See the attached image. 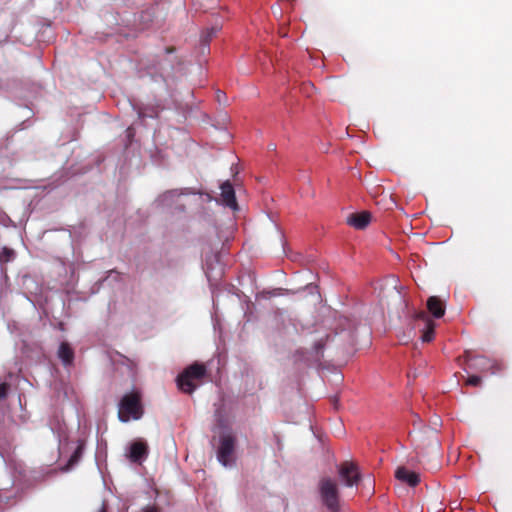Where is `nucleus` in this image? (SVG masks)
<instances>
[{"mask_svg": "<svg viewBox=\"0 0 512 512\" xmlns=\"http://www.w3.org/2000/svg\"><path fill=\"white\" fill-rule=\"evenodd\" d=\"M207 369L202 363L195 362L186 367L182 373L177 376L178 388L187 394H192L201 380L206 376Z\"/></svg>", "mask_w": 512, "mask_h": 512, "instance_id": "f257e3e1", "label": "nucleus"}, {"mask_svg": "<svg viewBox=\"0 0 512 512\" xmlns=\"http://www.w3.org/2000/svg\"><path fill=\"white\" fill-rule=\"evenodd\" d=\"M142 415L141 393L139 391H132L125 394L119 404L118 417L120 421L128 422L130 418L138 420Z\"/></svg>", "mask_w": 512, "mask_h": 512, "instance_id": "f03ea898", "label": "nucleus"}, {"mask_svg": "<svg viewBox=\"0 0 512 512\" xmlns=\"http://www.w3.org/2000/svg\"><path fill=\"white\" fill-rule=\"evenodd\" d=\"M319 494L323 505L331 512L339 511V490L337 483L324 477L318 484Z\"/></svg>", "mask_w": 512, "mask_h": 512, "instance_id": "7ed1b4c3", "label": "nucleus"}, {"mask_svg": "<svg viewBox=\"0 0 512 512\" xmlns=\"http://www.w3.org/2000/svg\"><path fill=\"white\" fill-rule=\"evenodd\" d=\"M465 357L468 362L469 368L479 372H489L490 374H497L503 370V364L497 360L487 358L485 356H470L469 352H465Z\"/></svg>", "mask_w": 512, "mask_h": 512, "instance_id": "20e7f679", "label": "nucleus"}, {"mask_svg": "<svg viewBox=\"0 0 512 512\" xmlns=\"http://www.w3.org/2000/svg\"><path fill=\"white\" fill-rule=\"evenodd\" d=\"M236 439L233 435L227 434L220 438V445L217 452L218 461L223 466H229L234 463V450Z\"/></svg>", "mask_w": 512, "mask_h": 512, "instance_id": "39448f33", "label": "nucleus"}, {"mask_svg": "<svg viewBox=\"0 0 512 512\" xmlns=\"http://www.w3.org/2000/svg\"><path fill=\"white\" fill-rule=\"evenodd\" d=\"M338 473L347 487L358 485L361 479L358 466L354 462L344 461L341 463L338 468Z\"/></svg>", "mask_w": 512, "mask_h": 512, "instance_id": "423d86ee", "label": "nucleus"}, {"mask_svg": "<svg viewBox=\"0 0 512 512\" xmlns=\"http://www.w3.org/2000/svg\"><path fill=\"white\" fill-rule=\"evenodd\" d=\"M413 318L416 321H422L424 324V327L421 330V340L423 342L432 341L434 338V331L436 325L434 321L428 316L427 312L424 310L415 311L413 314Z\"/></svg>", "mask_w": 512, "mask_h": 512, "instance_id": "0eeeda50", "label": "nucleus"}, {"mask_svg": "<svg viewBox=\"0 0 512 512\" xmlns=\"http://www.w3.org/2000/svg\"><path fill=\"white\" fill-rule=\"evenodd\" d=\"M148 453L149 450L147 443L139 439L130 444L127 457L132 463H141L147 458Z\"/></svg>", "mask_w": 512, "mask_h": 512, "instance_id": "6e6552de", "label": "nucleus"}, {"mask_svg": "<svg viewBox=\"0 0 512 512\" xmlns=\"http://www.w3.org/2000/svg\"><path fill=\"white\" fill-rule=\"evenodd\" d=\"M371 217V213L368 211L351 213L347 217V224L355 229L363 230L370 224Z\"/></svg>", "mask_w": 512, "mask_h": 512, "instance_id": "1a4fd4ad", "label": "nucleus"}, {"mask_svg": "<svg viewBox=\"0 0 512 512\" xmlns=\"http://www.w3.org/2000/svg\"><path fill=\"white\" fill-rule=\"evenodd\" d=\"M395 477L399 481L407 483L411 487H415L420 482L419 474L410 471L405 467H398L395 472Z\"/></svg>", "mask_w": 512, "mask_h": 512, "instance_id": "9d476101", "label": "nucleus"}, {"mask_svg": "<svg viewBox=\"0 0 512 512\" xmlns=\"http://www.w3.org/2000/svg\"><path fill=\"white\" fill-rule=\"evenodd\" d=\"M221 197L226 206L235 209L237 207L235 191L229 181L221 185Z\"/></svg>", "mask_w": 512, "mask_h": 512, "instance_id": "9b49d317", "label": "nucleus"}, {"mask_svg": "<svg viewBox=\"0 0 512 512\" xmlns=\"http://www.w3.org/2000/svg\"><path fill=\"white\" fill-rule=\"evenodd\" d=\"M426 306L429 313H431L435 318H441L445 314V304L437 296H430L427 299Z\"/></svg>", "mask_w": 512, "mask_h": 512, "instance_id": "f8f14e48", "label": "nucleus"}, {"mask_svg": "<svg viewBox=\"0 0 512 512\" xmlns=\"http://www.w3.org/2000/svg\"><path fill=\"white\" fill-rule=\"evenodd\" d=\"M57 354L65 366L71 365L74 361V350L67 342L60 344Z\"/></svg>", "mask_w": 512, "mask_h": 512, "instance_id": "ddd939ff", "label": "nucleus"}, {"mask_svg": "<svg viewBox=\"0 0 512 512\" xmlns=\"http://www.w3.org/2000/svg\"><path fill=\"white\" fill-rule=\"evenodd\" d=\"M15 257V252L7 247H4L0 253V262L5 264L12 261Z\"/></svg>", "mask_w": 512, "mask_h": 512, "instance_id": "4468645a", "label": "nucleus"}, {"mask_svg": "<svg viewBox=\"0 0 512 512\" xmlns=\"http://www.w3.org/2000/svg\"><path fill=\"white\" fill-rule=\"evenodd\" d=\"M482 383V378L480 376H477V375H472V376H469L466 380V385H470V386H480Z\"/></svg>", "mask_w": 512, "mask_h": 512, "instance_id": "2eb2a0df", "label": "nucleus"}, {"mask_svg": "<svg viewBox=\"0 0 512 512\" xmlns=\"http://www.w3.org/2000/svg\"><path fill=\"white\" fill-rule=\"evenodd\" d=\"M9 389V384L6 382H3L0 384V401L4 398H6L7 393Z\"/></svg>", "mask_w": 512, "mask_h": 512, "instance_id": "dca6fc26", "label": "nucleus"}, {"mask_svg": "<svg viewBox=\"0 0 512 512\" xmlns=\"http://www.w3.org/2000/svg\"><path fill=\"white\" fill-rule=\"evenodd\" d=\"M80 455H81V448H80V447H78V448L74 451V453L72 454V456L70 457V459H69V464H71V465H72V464L76 463V462L78 461V459H79Z\"/></svg>", "mask_w": 512, "mask_h": 512, "instance_id": "f3484780", "label": "nucleus"}, {"mask_svg": "<svg viewBox=\"0 0 512 512\" xmlns=\"http://www.w3.org/2000/svg\"><path fill=\"white\" fill-rule=\"evenodd\" d=\"M314 86L311 84V83H305L303 85V90L304 92L307 94V96H311L312 94L310 93L309 90H314Z\"/></svg>", "mask_w": 512, "mask_h": 512, "instance_id": "a211bd4d", "label": "nucleus"}, {"mask_svg": "<svg viewBox=\"0 0 512 512\" xmlns=\"http://www.w3.org/2000/svg\"><path fill=\"white\" fill-rule=\"evenodd\" d=\"M314 348L317 353L321 352V350L324 348L323 340L316 342Z\"/></svg>", "mask_w": 512, "mask_h": 512, "instance_id": "6ab92c4d", "label": "nucleus"}, {"mask_svg": "<svg viewBox=\"0 0 512 512\" xmlns=\"http://www.w3.org/2000/svg\"><path fill=\"white\" fill-rule=\"evenodd\" d=\"M138 116H139V118L143 119V118H145L147 116L154 117L155 115L154 114H147L146 112H144L143 110L140 109L138 111Z\"/></svg>", "mask_w": 512, "mask_h": 512, "instance_id": "aec40b11", "label": "nucleus"}, {"mask_svg": "<svg viewBox=\"0 0 512 512\" xmlns=\"http://www.w3.org/2000/svg\"><path fill=\"white\" fill-rule=\"evenodd\" d=\"M144 512H158V510L155 507H149Z\"/></svg>", "mask_w": 512, "mask_h": 512, "instance_id": "412c9836", "label": "nucleus"}, {"mask_svg": "<svg viewBox=\"0 0 512 512\" xmlns=\"http://www.w3.org/2000/svg\"><path fill=\"white\" fill-rule=\"evenodd\" d=\"M222 96H225V94L223 92H221V91H218L217 92V99H218L219 102L221 101Z\"/></svg>", "mask_w": 512, "mask_h": 512, "instance_id": "4be33fe9", "label": "nucleus"}, {"mask_svg": "<svg viewBox=\"0 0 512 512\" xmlns=\"http://www.w3.org/2000/svg\"><path fill=\"white\" fill-rule=\"evenodd\" d=\"M174 50H175L174 47H168L165 49L166 53H172V52H174Z\"/></svg>", "mask_w": 512, "mask_h": 512, "instance_id": "5701e85b", "label": "nucleus"}, {"mask_svg": "<svg viewBox=\"0 0 512 512\" xmlns=\"http://www.w3.org/2000/svg\"><path fill=\"white\" fill-rule=\"evenodd\" d=\"M127 134H128L129 137L132 136L133 135V128L129 127L127 129Z\"/></svg>", "mask_w": 512, "mask_h": 512, "instance_id": "b1692460", "label": "nucleus"}, {"mask_svg": "<svg viewBox=\"0 0 512 512\" xmlns=\"http://www.w3.org/2000/svg\"><path fill=\"white\" fill-rule=\"evenodd\" d=\"M337 401H338L337 397H334L333 398V404H334L335 408H337Z\"/></svg>", "mask_w": 512, "mask_h": 512, "instance_id": "393cba45", "label": "nucleus"}, {"mask_svg": "<svg viewBox=\"0 0 512 512\" xmlns=\"http://www.w3.org/2000/svg\"><path fill=\"white\" fill-rule=\"evenodd\" d=\"M98 512H106V509L102 507Z\"/></svg>", "mask_w": 512, "mask_h": 512, "instance_id": "a878e982", "label": "nucleus"}, {"mask_svg": "<svg viewBox=\"0 0 512 512\" xmlns=\"http://www.w3.org/2000/svg\"><path fill=\"white\" fill-rule=\"evenodd\" d=\"M213 33H214V30H211V33L209 34V37H211Z\"/></svg>", "mask_w": 512, "mask_h": 512, "instance_id": "bb28decb", "label": "nucleus"}]
</instances>
